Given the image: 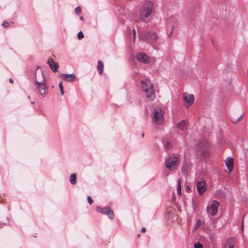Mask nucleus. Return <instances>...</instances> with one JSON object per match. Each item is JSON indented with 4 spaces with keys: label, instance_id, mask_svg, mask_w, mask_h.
<instances>
[{
    "label": "nucleus",
    "instance_id": "obj_8",
    "mask_svg": "<svg viewBox=\"0 0 248 248\" xmlns=\"http://www.w3.org/2000/svg\"><path fill=\"white\" fill-rule=\"evenodd\" d=\"M219 203L216 201H213L210 206L207 207V210L208 214L211 216H214L218 211Z\"/></svg>",
    "mask_w": 248,
    "mask_h": 248
},
{
    "label": "nucleus",
    "instance_id": "obj_14",
    "mask_svg": "<svg viewBox=\"0 0 248 248\" xmlns=\"http://www.w3.org/2000/svg\"><path fill=\"white\" fill-rule=\"evenodd\" d=\"M225 164L227 168V169L229 170V172H231L233 169L234 167V162L233 159L232 157H228L225 160Z\"/></svg>",
    "mask_w": 248,
    "mask_h": 248
},
{
    "label": "nucleus",
    "instance_id": "obj_22",
    "mask_svg": "<svg viewBox=\"0 0 248 248\" xmlns=\"http://www.w3.org/2000/svg\"><path fill=\"white\" fill-rule=\"evenodd\" d=\"M177 194L179 195H181V181L180 179H178L177 181Z\"/></svg>",
    "mask_w": 248,
    "mask_h": 248
},
{
    "label": "nucleus",
    "instance_id": "obj_31",
    "mask_svg": "<svg viewBox=\"0 0 248 248\" xmlns=\"http://www.w3.org/2000/svg\"><path fill=\"white\" fill-rule=\"evenodd\" d=\"M132 33H133V37H134V39H135L136 34V30L135 29H133L132 30Z\"/></svg>",
    "mask_w": 248,
    "mask_h": 248
},
{
    "label": "nucleus",
    "instance_id": "obj_37",
    "mask_svg": "<svg viewBox=\"0 0 248 248\" xmlns=\"http://www.w3.org/2000/svg\"><path fill=\"white\" fill-rule=\"evenodd\" d=\"M186 189H187L188 190H189L190 189V188H189V186H187L186 187Z\"/></svg>",
    "mask_w": 248,
    "mask_h": 248
},
{
    "label": "nucleus",
    "instance_id": "obj_24",
    "mask_svg": "<svg viewBox=\"0 0 248 248\" xmlns=\"http://www.w3.org/2000/svg\"><path fill=\"white\" fill-rule=\"evenodd\" d=\"M9 25H10L9 23L6 21H3L1 24V26L4 28H6L8 27L9 26Z\"/></svg>",
    "mask_w": 248,
    "mask_h": 248
},
{
    "label": "nucleus",
    "instance_id": "obj_29",
    "mask_svg": "<svg viewBox=\"0 0 248 248\" xmlns=\"http://www.w3.org/2000/svg\"><path fill=\"white\" fill-rule=\"evenodd\" d=\"M87 200L88 201L89 203L91 205L93 202V200L92 199L90 196H88Z\"/></svg>",
    "mask_w": 248,
    "mask_h": 248
},
{
    "label": "nucleus",
    "instance_id": "obj_32",
    "mask_svg": "<svg viewBox=\"0 0 248 248\" xmlns=\"http://www.w3.org/2000/svg\"><path fill=\"white\" fill-rule=\"evenodd\" d=\"M173 28V26L172 27V30H171V31H170V33H169V37H170V36H172Z\"/></svg>",
    "mask_w": 248,
    "mask_h": 248
},
{
    "label": "nucleus",
    "instance_id": "obj_26",
    "mask_svg": "<svg viewBox=\"0 0 248 248\" xmlns=\"http://www.w3.org/2000/svg\"><path fill=\"white\" fill-rule=\"evenodd\" d=\"M84 37V34L83 32L80 31L78 33V39L80 40Z\"/></svg>",
    "mask_w": 248,
    "mask_h": 248
},
{
    "label": "nucleus",
    "instance_id": "obj_27",
    "mask_svg": "<svg viewBox=\"0 0 248 248\" xmlns=\"http://www.w3.org/2000/svg\"><path fill=\"white\" fill-rule=\"evenodd\" d=\"M243 117V114H242L236 120H232V122L234 123V124H235L236 123H237L238 121H240L242 118Z\"/></svg>",
    "mask_w": 248,
    "mask_h": 248
},
{
    "label": "nucleus",
    "instance_id": "obj_5",
    "mask_svg": "<svg viewBox=\"0 0 248 248\" xmlns=\"http://www.w3.org/2000/svg\"><path fill=\"white\" fill-rule=\"evenodd\" d=\"M34 85L38 93L43 97L46 96L48 92V87L46 86L43 80H36Z\"/></svg>",
    "mask_w": 248,
    "mask_h": 248
},
{
    "label": "nucleus",
    "instance_id": "obj_20",
    "mask_svg": "<svg viewBox=\"0 0 248 248\" xmlns=\"http://www.w3.org/2000/svg\"><path fill=\"white\" fill-rule=\"evenodd\" d=\"M70 181L72 185H75L77 183V175L76 173L71 174L70 176Z\"/></svg>",
    "mask_w": 248,
    "mask_h": 248
},
{
    "label": "nucleus",
    "instance_id": "obj_30",
    "mask_svg": "<svg viewBox=\"0 0 248 248\" xmlns=\"http://www.w3.org/2000/svg\"><path fill=\"white\" fill-rule=\"evenodd\" d=\"M170 147V142L169 141H166V143L165 144V148L166 149H168Z\"/></svg>",
    "mask_w": 248,
    "mask_h": 248
},
{
    "label": "nucleus",
    "instance_id": "obj_6",
    "mask_svg": "<svg viewBox=\"0 0 248 248\" xmlns=\"http://www.w3.org/2000/svg\"><path fill=\"white\" fill-rule=\"evenodd\" d=\"M164 112L159 108H155L153 112V121L156 124H160L164 120Z\"/></svg>",
    "mask_w": 248,
    "mask_h": 248
},
{
    "label": "nucleus",
    "instance_id": "obj_25",
    "mask_svg": "<svg viewBox=\"0 0 248 248\" xmlns=\"http://www.w3.org/2000/svg\"><path fill=\"white\" fill-rule=\"evenodd\" d=\"M194 248H203V247L200 242H198L194 244Z\"/></svg>",
    "mask_w": 248,
    "mask_h": 248
},
{
    "label": "nucleus",
    "instance_id": "obj_34",
    "mask_svg": "<svg viewBox=\"0 0 248 248\" xmlns=\"http://www.w3.org/2000/svg\"><path fill=\"white\" fill-rule=\"evenodd\" d=\"M196 225L197 226H199L201 225V221L200 220H198V221H197Z\"/></svg>",
    "mask_w": 248,
    "mask_h": 248
},
{
    "label": "nucleus",
    "instance_id": "obj_15",
    "mask_svg": "<svg viewBox=\"0 0 248 248\" xmlns=\"http://www.w3.org/2000/svg\"><path fill=\"white\" fill-rule=\"evenodd\" d=\"M47 63L53 72H56L59 68L58 62H55L52 58H49L47 60Z\"/></svg>",
    "mask_w": 248,
    "mask_h": 248
},
{
    "label": "nucleus",
    "instance_id": "obj_3",
    "mask_svg": "<svg viewBox=\"0 0 248 248\" xmlns=\"http://www.w3.org/2000/svg\"><path fill=\"white\" fill-rule=\"evenodd\" d=\"M181 160L180 156L176 154L170 155L165 161L166 168L171 171L176 170Z\"/></svg>",
    "mask_w": 248,
    "mask_h": 248
},
{
    "label": "nucleus",
    "instance_id": "obj_36",
    "mask_svg": "<svg viewBox=\"0 0 248 248\" xmlns=\"http://www.w3.org/2000/svg\"><path fill=\"white\" fill-rule=\"evenodd\" d=\"M80 20H83V16H80V18H79Z\"/></svg>",
    "mask_w": 248,
    "mask_h": 248
},
{
    "label": "nucleus",
    "instance_id": "obj_17",
    "mask_svg": "<svg viewBox=\"0 0 248 248\" xmlns=\"http://www.w3.org/2000/svg\"><path fill=\"white\" fill-rule=\"evenodd\" d=\"M187 124V122L185 120H182L177 124V127L178 129L181 130H185L186 129V126Z\"/></svg>",
    "mask_w": 248,
    "mask_h": 248
},
{
    "label": "nucleus",
    "instance_id": "obj_10",
    "mask_svg": "<svg viewBox=\"0 0 248 248\" xmlns=\"http://www.w3.org/2000/svg\"><path fill=\"white\" fill-rule=\"evenodd\" d=\"M144 39L147 42L151 43L156 41L158 39V36L155 32L148 31L145 34Z\"/></svg>",
    "mask_w": 248,
    "mask_h": 248
},
{
    "label": "nucleus",
    "instance_id": "obj_18",
    "mask_svg": "<svg viewBox=\"0 0 248 248\" xmlns=\"http://www.w3.org/2000/svg\"><path fill=\"white\" fill-rule=\"evenodd\" d=\"M97 69L99 75H101L103 73L104 69V63L101 61H98L97 62Z\"/></svg>",
    "mask_w": 248,
    "mask_h": 248
},
{
    "label": "nucleus",
    "instance_id": "obj_1",
    "mask_svg": "<svg viewBox=\"0 0 248 248\" xmlns=\"http://www.w3.org/2000/svg\"><path fill=\"white\" fill-rule=\"evenodd\" d=\"M154 12V3L149 0L145 1L142 4L140 10L141 20L146 23L149 22Z\"/></svg>",
    "mask_w": 248,
    "mask_h": 248
},
{
    "label": "nucleus",
    "instance_id": "obj_21",
    "mask_svg": "<svg viewBox=\"0 0 248 248\" xmlns=\"http://www.w3.org/2000/svg\"><path fill=\"white\" fill-rule=\"evenodd\" d=\"M37 79L43 80V83L45 82V74L43 72L38 73V75H35V80Z\"/></svg>",
    "mask_w": 248,
    "mask_h": 248
},
{
    "label": "nucleus",
    "instance_id": "obj_38",
    "mask_svg": "<svg viewBox=\"0 0 248 248\" xmlns=\"http://www.w3.org/2000/svg\"><path fill=\"white\" fill-rule=\"evenodd\" d=\"M142 136V138H143V137H144V133H143V134H142V136Z\"/></svg>",
    "mask_w": 248,
    "mask_h": 248
},
{
    "label": "nucleus",
    "instance_id": "obj_28",
    "mask_svg": "<svg viewBox=\"0 0 248 248\" xmlns=\"http://www.w3.org/2000/svg\"><path fill=\"white\" fill-rule=\"evenodd\" d=\"M75 12L77 15H79L81 12V9L80 7L78 6L75 8Z\"/></svg>",
    "mask_w": 248,
    "mask_h": 248
},
{
    "label": "nucleus",
    "instance_id": "obj_2",
    "mask_svg": "<svg viewBox=\"0 0 248 248\" xmlns=\"http://www.w3.org/2000/svg\"><path fill=\"white\" fill-rule=\"evenodd\" d=\"M141 88L144 92L148 100L154 101L155 99V89L151 80L149 79L141 80Z\"/></svg>",
    "mask_w": 248,
    "mask_h": 248
},
{
    "label": "nucleus",
    "instance_id": "obj_7",
    "mask_svg": "<svg viewBox=\"0 0 248 248\" xmlns=\"http://www.w3.org/2000/svg\"><path fill=\"white\" fill-rule=\"evenodd\" d=\"M96 210L97 212L107 215L108 217L110 219H113L114 218V214L113 210L110 207L107 206L101 208L99 206H97Z\"/></svg>",
    "mask_w": 248,
    "mask_h": 248
},
{
    "label": "nucleus",
    "instance_id": "obj_16",
    "mask_svg": "<svg viewBox=\"0 0 248 248\" xmlns=\"http://www.w3.org/2000/svg\"><path fill=\"white\" fill-rule=\"evenodd\" d=\"M61 77L63 79L69 82H72L76 80V76L74 74H62L61 75Z\"/></svg>",
    "mask_w": 248,
    "mask_h": 248
},
{
    "label": "nucleus",
    "instance_id": "obj_19",
    "mask_svg": "<svg viewBox=\"0 0 248 248\" xmlns=\"http://www.w3.org/2000/svg\"><path fill=\"white\" fill-rule=\"evenodd\" d=\"M227 242L228 248H234L236 240L234 238H229L227 240Z\"/></svg>",
    "mask_w": 248,
    "mask_h": 248
},
{
    "label": "nucleus",
    "instance_id": "obj_23",
    "mask_svg": "<svg viewBox=\"0 0 248 248\" xmlns=\"http://www.w3.org/2000/svg\"><path fill=\"white\" fill-rule=\"evenodd\" d=\"M59 87L60 91V92H61L62 95H63V94H64V90H63V85H62V81H61L59 83Z\"/></svg>",
    "mask_w": 248,
    "mask_h": 248
},
{
    "label": "nucleus",
    "instance_id": "obj_13",
    "mask_svg": "<svg viewBox=\"0 0 248 248\" xmlns=\"http://www.w3.org/2000/svg\"><path fill=\"white\" fill-rule=\"evenodd\" d=\"M183 99L185 102L188 105L191 106L194 101V96L193 94H189L187 93H183Z\"/></svg>",
    "mask_w": 248,
    "mask_h": 248
},
{
    "label": "nucleus",
    "instance_id": "obj_11",
    "mask_svg": "<svg viewBox=\"0 0 248 248\" xmlns=\"http://www.w3.org/2000/svg\"><path fill=\"white\" fill-rule=\"evenodd\" d=\"M196 187L200 195H202L206 190V185L204 181H198L196 184Z\"/></svg>",
    "mask_w": 248,
    "mask_h": 248
},
{
    "label": "nucleus",
    "instance_id": "obj_33",
    "mask_svg": "<svg viewBox=\"0 0 248 248\" xmlns=\"http://www.w3.org/2000/svg\"><path fill=\"white\" fill-rule=\"evenodd\" d=\"M141 232H146V229L144 227H143L141 229Z\"/></svg>",
    "mask_w": 248,
    "mask_h": 248
},
{
    "label": "nucleus",
    "instance_id": "obj_39",
    "mask_svg": "<svg viewBox=\"0 0 248 248\" xmlns=\"http://www.w3.org/2000/svg\"><path fill=\"white\" fill-rule=\"evenodd\" d=\"M31 104H34V102H31Z\"/></svg>",
    "mask_w": 248,
    "mask_h": 248
},
{
    "label": "nucleus",
    "instance_id": "obj_9",
    "mask_svg": "<svg viewBox=\"0 0 248 248\" xmlns=\"http://www.w3.org/2000/svg\"><path fill=\"white\" fill-rule=\"evenodd\" d=\"M190 162L188 159L185 158L181 167V173L183 175H187L190 169Z\"/></svg>",
    "mask_w": 248,
    "mask_h": 248
},
{
    "label": "nucleus",
    "instance_id": "obj_4",
    "mask_svg": "<svg viewBox=\"0 0 248 248\" xmlns=\"http://www.w3.org/2000/svg\"><path fill=\"white\" fill-rule=\"evenodd\" d=\"M196 153L199 157H206L209 155V144L206 141H200L196 147Z\"/></svg>",
    "mask_w": 248,
    "mask_h": 248
},
{
    "label": "nucleus",
    "instance_id": "obj_12",
    "mask_svg": "<svg viewBox=\"0 0 248 248\" xmlns=\"http://www.w3.org/2000/svg\"><path fill=\"white\" fill-rule=\"evenodd\" d=\"M136 58L139 62L145 64H147L150 62V59L143 53H137Z\"/></svg>",
    "mask_w": 248,
    "mask_h": 248
},
{
    "label": "nucleus",
    "instance_id": "obj_35",
    "mask_svg": "<svg viewBox=\"0 0 248 248\" xmlns=\"http://www.w3.org/2000/svg\"><path fill=\"white\" fill-rule=\"evenodd\" d=\"M9 82H10V83H11L12 84L13 83H14V79L11 78H10L9 79Z\"/></svg>",
    "mask_w": 248,
    "mask_h": 248
}]
</instances>
